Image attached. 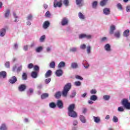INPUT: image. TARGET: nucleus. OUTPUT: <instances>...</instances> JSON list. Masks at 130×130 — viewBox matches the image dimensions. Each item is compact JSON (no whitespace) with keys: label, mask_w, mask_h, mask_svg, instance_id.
<instances>
[{"label":"nucleus","mask_w":130,"mask_h":130,"mask_svg":"<svg viewBox=\"0 0 130 130\" xmlns=\"http://www.w3.org/2000/svg\"><path fill=\"white\" fill-rule=\"evenodd\" d=\"M72 88V84L71 83H67L63 87V90L62 91V95L63 97H67L68 96V93L69 91L71 90Z\"/></svg>","instance_id":"1"},{"label":"nucleus","mask_w":130,"mask_h":130,"mask_svg":"<svg viewBox=\"0 0 130 130\" xmlns=\"http://www.w3.org/2000/svg\"><path fill=\"white\" fill-rule=\"evenodd\" d=\"M26 24L27 26H31L32 25L31 21H33V14H29L26 17Z\"/></svg>","instance_id":"2"},{"label":"nucleus","mask_w":130,"mask_h":130,"mask_svg":"<svg viewBox=\"0 0 130 130\" xmlns=\"http://www.w3.org/2000/svg\"><path fill=\"white\" fill-rule=\"evenodd\" d=\"M121 103L122 105H123L126 109H130V103L128 102L127 99H123L122 100Z\"/></svg>","instance_id":"3"},{"label":"nucleus","mask_w":130,"mask_h":130,"mask_svg":"<svg viewBox=\"0 0 130 130\" xmlns=\"http://www.w3.org/2000/svg\"><path fill=\"white\" fill-rule=\"evenodd\" d=\"M62 6V0H54L53 2L54 8H61Z\"/></svg>","instance_id":"4"},{"label":"nucleus","mask_w":130,"mask_h":130,"mask_svg":"<svg viewBox=\"0 0 130 130\" xmlns=\"http://www.w3.org/2000/svg\"><path fill=\"white\" fill-rule=\"evenodd\" d=\"M68 115L73 118H76L78 117V114H77V112H76L75 111H68Z\"/></svg>","instance_id":"5"},{"label":"nucleus","mask_w":130,"mask_h":130,"mask_svg":"<svg viewBox=\"0 0 130 130\" xmlns=\"http://www.w3.org/2000/svg\"><path fill=\"white\" fill-rule=\"evenodd\" d=\"M69 24V19L67 17H63L61 21V24L62 26H66Z\"/></svg>","instance_id":"6"},{"label":"nucleus","mask_w":130,"mask_h":130,"mask_svg":"<svg viewBox=\"0 0 130 130\" xmlns=\"http://www.w3.org/2000/svg\"><path fill=\"white\" fill-rule=\"evenodd\" d=\"M56 105L59 109H62L63 108V103L62 101L58 100L56 103Z\"/></svg>","instance_id":"7"},{"label":"nucleus","mask_w":130,"mask_h":130,"mask_svg":"<svg viewBox=\"0 0 130 130\" xmlns=\"http://www.w3.org/2000/svg\"><path fill=\"white\" fill-rule=\"evenodd\" d=\"M104 48L107 52H110L111 51V46L109 44H106Z\"/></svg>","instance_id":"8"},{"label":"nucleus","mask_w":130,"mask_h":130,"mask_svg":"<svg viewBox=\"0 0 130 130\" xmlns=\"http://www.w3.org/2000/svg\"><path fill=\"white\" fill-rule=\"evenodd\" d=\"M27 86H26V85L21 84L18 87V91H19V92H24Z\"/></svg>","instance_id":"9"},{"label":"nucleus","mask_w":130,"mask_h":130,"mask_svg":"<svg viewBox=\"0 0 130 130\" xmlns=\"http://www.w3.org/2000/svg\"><path fill=\"white\" fill-rule=\"evenodd\" d=\"M17 81H18L17 77L16 76H13L11 77V79L9 80V82L10 83V84H15Z\"/></svg>","instance_id":"10"},{"label":"nucleus","mask_w":130,"mask_h":130,"mask_svg":"<svg viewBox=\"0 0 130 130\" xmlns=\"http://www.w3.org/2000/svg\"><path fill=\"white\" fill-rule=\"evenodd\" d=\"M50 25V22H49V21H46L44 22L43 24V28L44 29H47V28H48V27H49V26Z\"/></svg>","instance_id":"11"},{"label":"nucleus","mask_w":130,"mask_h":130,"mask_svg":"<svg viewBox=\"0 0 130 130\" xmlns=\"http://www.w3.org/2000/svg\"><path fill=\"white\" fill-rule=\"evenodd\" d=\"M63 74V72L60 69L56 71L55 72V75L57 77H61Z\"/></svg>","instance_id":"12"},{"label":"nucleus","mask_w":130,"mask_h":130,"mask_svg":"<svg viewBox=\"0 0 130 130\" xmlns=\"http://www.w3.org/2000/svg\"><path fill=\"white\" fill-rule=\"evenodd\" d=\"M93 121L95 123H100L101 122V118L100 116H93Z\"/></svg>","instance_id":"13"},{"label":"nucleus","mask_w":130,"mask_h":130,"mask_svg":"<svg viewBox=\"0 0 130 130\" xmlns=\"http://www.w3.org/2000/svg\"><path fill=\"white\" fill-rule=\"evenodd\" d=\"M66 67V62L64 61H60L57 66L58 69H61Z\"/></svg>","instance_id":"14"},{"label":"nucleus","mask_w":130,"mask_h":130,"mask_svg":"<svg viewBox=\"0 0 130 130\" xmlns=\"http://www.w3.org/2000/svg\"><path fill=\"white\" fill-rule=\"evenodd\" d=\"M7 33V30L5 28H2L0 30V36L1 37H4Z\"/></svg>","instance_id":"15"},{"label":"nucleus","mask_w":130,"mask_h":130,"mask_svg":"<svg viewBox=\"0 0 130 130\" xmlns=\"http://www.w3.org/2000/svg\"><path fill=\"white\" fill-rule=\"evenodd\" d=\"M90 100H91V101H97L98 100V96L95 94H92L90 97Z\"/></svg>","instance_id":"16"},{"label":"nucleus","mask_w":130,"mask_h":130,"mask_svg":"<svg viewBox=\"0 0 130 130\" xmlns=\"http://www.w3.org/2000/svg\"><path fill=\"white\" fill-rule=\"evenodd\" d=\"M115 30V25H111L110 28V31H109L110 34H111V35H112V34L114 33Z\"/></svg>","instance_id":"17"},{"label":"nucleus","mask_w":130,"mask_h":130,"mask_svg":"<svg viewBox=\"0 0 130 130\" xmlns=\"http://www.w3.org/2000/svg\"><path fill=\"white\" fill-rule=\"evenodd\" d=\"M42 50H43V47L42 46L37 47L35 49V51L37 53H40Z\"/></svg>","instance_id":"18"},{"label":"nucleus","mask_w":130,"mask_h":130,"mask_svg":"<svg viewBox=\"0 0 130 130\" xmlns=\"http://www.w3.org/2000/svg\"><path fill=\"white\" fill-rule=\"evenodd\" d=\"M54 96L55 98H56V99H59V98L61 97V92L60 91L56 92Z\"/></svg>","instance_id":"19"},{"label":"nucleus","mask_w":130,"mask_h":130,"mask_svg":"<svg viewBox=\"0 0 130 130\" xmlns=\"http://www.w3.org/2000/svg\"><path fill=\"white\" fill-rule=\"evenodd\" d=\"M103 99L104 100V101H109V100H110V95L104 94L103 96Z\"/></svg>","instance_id":"20"},{"label":"nucleus","mask_w":130,"mask_h":130,"mask_svg":"<svg viewBox=\"0 0 130 130\" xmlns=\"http://www.w3.org/2000/svg\"><path fill=\"white\" fill-rule=\"evenodd\" d=\"M71 67L72 69H78V63L76 62H73L71 63Z\"/></svg>","instance_id":"21"},{"label":"nucleus","mask_w":130,"mask_h":130,"mask_svg":"<svg viewBox=\"0 0 130 130\" xmlns=\"http://www.w3.org/2000/svg\"><path fill=\"white\" fill-rule=\"evenodd\" d=\"M103 13L104 15H110V9H109V8H106L103 10Z\"/></svg>","instance_id":"22"},{"label":"nucleus","mask_w":130,"mask_h":130,"mask_svg":"<svg viewBox=\"0 0 130 130\" xmlns=\"http://www.w3.org/2000/svg\"><path fill=\"white\" fill-rule=\"evenodd\" d=\"M7 77V72L6 71H2L0 72V79L3 78L5 79Z\"/></svg>","instance_id":"23"},{"label":"nucleus","mask_w":130,"mask_h":130,"mask_svg":"<svg viewBox=\"0 0 130 130\" xmlns=\"http://www.w3.org/2000/svg\"><path fill=\"white\" fill-rule=\"evenodd\" d=\"M78 17L79 19H80V20H85V19H86V17L85 16V15H84L81 12H79Z\"/></svg>","instance_id":"24"},{"label":"nucleus","mask_w":130,"mask_h":130,"mask_svg":"<svg viewBox=\"0 0 130 130\" xmlns=\"http://www.w3.org/2000/svg\"><path fill=\"white\" fill-rule=\"evenodd\" d=\"M79 119L82 123H86V118L83 115H80L79 116Z\"/></svg>","instance_id":"25"},{"label":"nucleus","mask_w":130,"mask_h":130,"mask_svg":"<svg viewBox=\"0 0 130 130\" xmlns=\"http://www.w3.org/2000/svg\"><path fill=\"white\" fill-rule=\"evenodd\" d=\"M31 77H32L33 79H36L38 77V74L37 72L34 71L31 72Z\"/></svg>","instance_id":"26"},{"label":"nucleus","mask_w":130,"mask_h":130,"mask_svg":"<svg viewBox=\"0 0 130 130\" xmlns=\"http://www.w3.org/2000/svg\"><path fill=\"white\" fill-rule=\"evenodd\" d=\"M75 104H71L68 107V111H73L74 109H75Z\"/></svg>","instance_id":"27"},{"label":"nucleus","mask_w":130,"mask_h":130,"mask_svg":"<svg viewBox=\"0 0 130 130\" xmlns=\"http://www.w3.org/2000/svg\"><path fill=\"white\" fill-rule=\"evenodd\" d=\"M123 35L124 37H128L129 36V30L128 29L125 30L123 32Z\"/></svg>","instance_id":"28"},{"label":"nucleus","mask_w":130,"mask_h":130,"mask_svg":"<svg viewBox=\"0 0 130 130\" xmlns=\"http://www.w3.org/2000/svg\"><path fill=\"white\" fill-rule=\"evenodd\" d=\"M52 73V71H51V70H48V71H47V72L45 75V78H49V77L51 76Z\"/></svg>","instance_id":"29"},{"label":"nucleus","mask_w":130,"mask_h":130,"mask_svg":"<svg viewBox=\"0 0 130 130\" xmlns=\"http://www.w3.org/2000/svg\"><path fill=\"white\" fill-rule=\"evenodd\" d=\"M0 130H8V127L5 123L1 124L0 126Z\"/></svg>","instance_id":"30"},{"label":"nucleus","mask_w":130,"mask_h":130,"mask_svg":"<svg viewBox=\"0 0 130 130\" xmlns=\"http://www.w3.org/2000/svg\"><path fill=\"white\" fill-rule=\"evenodd\" d=\"M13 14L14 19H15L14 22L15 23H18V22H19V20H18V19H19V16H18V15H17V14H16V13L15 12H13Z\"/></svg>","instance_id":"31"},{"label":"nucleus","mask_w":130,"mask_h":130,"mask_svg":"<svg viewBox=\"0 0 130 130\" xmlns=\"http://www.w3.org/2000/svg\"><path fill=\"white\" fill-rule=\"evenodd\" d=\"M33 92H34V89H33V88H29L27 91V95L31 96V95L33 94Z\"/></svg>","instance_id":"32"},{"label":"nucleus","mask_w":130,"mask_h":130,"mask_svg":"<svg viewBox=\"0 0 130 130\" xmlns=\"http://www.w3.org/2000/svg\"><path fill=\"white\" fill-rule=\"evenodd\" d=\"M78 51V48L77 47H71L70 48V52H77Z\"/></svg>","instance_id":"33"},{"label":"nucleus","mask_w":130,"mask_h":130,"mask_svg":"<svg viewBox=\"0 0 130 130\" xmlns=\"http://www.w3.org/2000/svg\"><path fill=\"white\" fill-rule=\"evenodd\" d=\"M114 36L116 38H120V31L117 30L114 33Z\"/></svg>","instance_id":"34"},{"label":"nucleus","mask_w":130,"mask_h":130,"mask_svg":"<svg viewBox=\"0 0 130 130\" xmlns=\"http://www.w3.org/2000/svg\"><path fill=\"white\" fill-rule=\"evenodd\" d=\"M92 49V47L90 45H88L86 47V51L87 54H90L91 53V50Z\"/></svg>","instance_id":"35"},{"label":"nucleus","mask_w":130,"mask_h":130,"mask_svg":"<svg viewBox=\"0 0 130 130\" xmlns=\"http://www.w3.org/2000/svg\"><path fill=\"white\" fill-rule=\"evenodd\" d=\"M49 67L51 69H55V62H54V61H51L49 64Z\"/></svg>","instance_id":"36"},{"label":"nucleus","mask_w":130,"mask_h":130,"mask_svg":"<svg viewBox=\"0 0 130 130\" xmlns=\"http://www.w3.org/2000/svg\"><path fill=\"white\" fill-rule=\"evenodd\" d=\"M10 9H7L5 12V17L9 18V16H10Z\"/></svg>","instance_id":"37"},{"label":"nucleus","mask_w":130,"mask_h":130,"mask_svg":"<svg viewBox=\"0 0 130 130\" xmlns=\"http://www.w3.org/2000/svg\"><path fill=\"white\" fill-rule=\"evenodd\" d=\"M22 79L23 80V81H26V80H27V73H23L22 74Z\"/></svg>","instance_id":"38"},{"label":"nucleus","mask_w":130,"mask_h":130,"mask_svg":"<svg viewBox=\"0 0 130 130\" xmlns=\"http://www.w3.org/2000/svg\"><path fill=\"white\" fill-rule=\"evenodd\" d=\"M19 48V44H18V43H15L13 44V49L14 50H18Z\"/></svg>","instance_id":"39"},{"label":"nucleus","mask_w":130,"mask_h":130,"mask_svg":"<svg viewBox=\"0 0 130 130\" xmlns=\"http://www.w3.org/2000/svg\"><path fill=\"white\" fill-rule=\"evenodd\" d=\"M83 65L85 69H88L89 67H90L89 63H88V62H87L86 61H83Z\"/></svg>","instance_id":"40"},{"label":"nucleus","mask_w":130,"mask_h":130,"mask_svg":"<svg viewBox=\"0 0 130 130\" xmlns=\"http://www.w3.org/2000/svg\"><path fill=\"white\" fill-rule=\"evenodd\" d=\"M49 106L50 107V108L54 109L55 107H56V105L55 103L52 102L49 104Z\"/></svg>","instance_id":"41"},{"label":"nucleus","mask_w":130,"mask_h":130,"mask_svg":"<svg viewBox=\"0 0 130 130\" xmlns=\"http://www.w3.org/2000/svg\"><path fill=\"white\" fill-rule=\"evenodd\" d=\"M63 4L65 7H69V6H70V2L69 0H63Z\"/></svg>","instance_id":"42"},{"label":"nucleus","mask_w":130,"mask_h":130,"mask_svg":"<svg viewBox=\"0 0 130 130\" xmlns=\"http://www.w3.org/2000/svg\"><path fill=\"white\" fill-rule=\"evenodd\" d=\"M48 96H49L48 93H43L41 95V99H45L46 98H48Z\"/></svg>","instance_id":"43"},{"label":"nucleus","mask_w":130,"mask_h":130,"mask_svg":"<svg viewBox=\"0 0 130 130\" xmlns=\"http://www.w3.org/2000/svg\"><path fill=\"white\" fill-rule=\"evenodd\" d=\"M45 38H46V37L45 35H43L40 38V42H43L45 40Z\"/></svg>","instance_id":"44"},{"label":"nucleus","mask_w":130,"mask_h":130,"mask_svg":"<svg viewBox=\"0 0 130 130\" xmlns=\"http://www.w3.org/2000/svg\"><path fill=\"white\" fill-rule=\"evenodd\" d=\"M108 1V0L102 1L100 3V5L102 6V7H103V6H104L105 5H106V3H107Z\"/></svg>","instance_id":"45"},{"label":"nucleus","mask_w":130,"mask_h":130,"mask_svg":"<svg viewBox=\"0 0 130 130\" xmlns=\"http://www.w3.org/2000/svg\"><path fill=\"white\" fill-rule=\"evenodd\" d=\"M76 95H77V92L75 91H74L72 92L71 94L70 95V98H74V97L76 96Z\"/></svg>","instance_id":"46"},{"label":"nucleus","mask_w":130,"mask_h":130,"mask_svg":"<svg viewBox=\"0 0 130 130\" xmlns=\"http://www.w3.org/2000/svg\"><path fill=\"white\" fill-rule=\"evenodd\" d=\"M51 16V14H50V12L49 11H47L45 14V16L46 18H50V16Z\"/></svg>","instance_id":"47"},{"label":"nucleus","mask_w":130,"mask_h":130,"mask_svg":"<svg viewBox=\"0 0 130 130\" xmlns=\"http://www.w3.org/2000/svg\"><path fill=\"white\" fill-rule=\"evenodd\" d=\"M117 110L119 112H123L124 111V108L123 107H118Z\"/></svg>","instance_id":"48"},{"label":"nucleus","mask_w":130,"mask_h":130,"mask_svg":"<svg viewBox=\"0 0 130 130\" xmlns=\"http://www.w3.org/2000/svg\"><path fill=\"white\" fill-rule=\"evenodd\" d=\"M112 121H113V122H115V123L118 122V118H117V117H116L115 116H113Z\"/></svg>","instance_id":"49"},{"label":"nucleus","mask_w":130,"mask_h":130,"mask_svg":"<svg viewBox=\"0 0 130 130\" xmlns=\"http://www.w3.org/2000/svg\"><path fill=\"white\" fill-rule=\"evenodd\" d=\"M46 50L48 53L51 52V50H52V47L51 46L47 47L46 49Z\"/></svg>","instance_id":"50"},{"label":"nucleus","mask_w":130,"mask_h":130,"mask_svg":"<svg viewBox=\"0 0 130 130\" xmlns=\"http://www.w3.org/2000/svg\"><path fill=\"white\" fill-rule=\"evenodd\" d=\"M97 5H98V3L97 2V1H94V2H93L92 3V8L93 9H96V8L97 7Z\"/></svg>","instance_id":"51"},{"label":"nucleus","mask_w":130,"mask_h":130,"mask_svg":"<svg viewBox=\"0 0 130 130\" xmlns=\"http://www.w3.org/2000/svg\"><path fill=\"white\" fill-rule=\"evenodd\" d=\"M90 94L92 95H95V94H97V90L95 89H91L90 90Z\"/></svg>","instance_id":"52"},{"label":"nucleus","mask_w":130,"mask_h":130,"mask_svg":"<svg viewBox=\"0 0 130 130\" xmlns=\"http://www.w3.org/2000/svg\"><path fill=\"white\" fill-rule=\"evenodd\" d=\"M74 85H75V86H76L77 87H80V86H81V82H80V81H76L74 83Z\"/></svg>","instance_id":"53"},{"label":"nucleus","mask_w":130,"mask_h":130,"mask_svg":"<svg viewBox=\"0 0 130 130\" xmlns=\"http://www.w3.org/2000/svg\"><path fill=\"white\" fill-rule=\"evenodd\" d=\"M86 47H87V46L85 44H82L80 46V49H86Z\"/></svg>","instance_id":"54"},{"label":"nucleus","mask_w":130,"mask_h":130,"mask_svg":"<svg viewBox=\"0 0 130 130\" xmlns=\"http://www.w3.org/2000/svg\"><path fill=\"white\" fill-rule=\"evenodd\" d=\"M86 34H80L79 36V39H83V38H85Z\"/></svg>","instance_id":"55"},{"label":"nucleus","mask_w":130,"mask_h":130,"mask_svg":"<svg viewBox=\"0 0 130 130\" xmlns=\"http://www.w3.org/2000/svg\"><path fill=\"white\" fill-rule=\"evenodd\" d=\"M78 123H79V122H78V120H74L73 121V125H74V126L78 125Z\"/></svg>","instance_id":"56"},{"label":"nucleus","mask_w":130,"mask_h":130,"mask_svg":"<svg viewBox=\"0 0 130 130\" xmlns=\"http://www.w3.org/2000/svg\"><path fill=\"white\" fill-rule=\"evenodd\" d=\"M22 69H23V66L20 65L17 69V73H20L22 71Z\"/></svg>","instance_id":"57"},{"label":"nucleus","mask_w":130,"mask_h":130,"mask_svg":"<svg viewBox=\"0 0 130 130\" xmlns=\"http://www.w3.org/2000/svg\"><path fill=\"white\" fill-rule=\"evenodd\" d=\"M106 41H107V38L106 37H103L101 39V42H106Z\"/></svg>","instance_id":"58"},{"label":"nucleus","mask_w":130,"mask_h":130,"mask_svg":"<svg viewBox=\"0 0 130 130\" xmlns=\"http://www.w3.org/2000/svg\"><path fill=\"white\" fill-rule=\"evenodd\" d=\"M51 82V78H48L45 80V84H49Z\"/></svg>","instance_id":"59"},{"label":"nucleus","mask_w":130,"mask_h":130,"mask_svg":"<svg viewBox=\"0 0 130 130\" xmlns=\"http://www.w3.org/2000/svg\"><path fill=\"white\" fill-rule=\"evenodd\" d=\"M86 39H92V35L85 34V38Z\"/></svg>","instance_id":"60"},{"label":"nucleus","mask_w":130,"mask_h":130,"mask_svg":"<svg viewBox=\"0 0 130 130\" xmlns=\"http://www.w3.org/2000/svg\"><path fill=\"white\" fill-rule=\"evenodd\" d=\"M34 71H36V72H38L39 71V66L36 65L34 67Z\"/></svg>","instance_id":"61"},{"label":"nucleus","mask_w":130,"mask_h":130,"mask_svg":"<svg viewBox=\"0 0 130 130\" xmlns=\"http://www.w3.org/2000/svg\"><path fill=\"white\" fill-rule=\"evenodd\" d=\"M117 7L119 10H120V11H121V10H122V6H121V4L118 3L117 5Z\"/></svg>","instance_id":"62"},{"label":"nucleus","mask_w":130,"mask_h":130,"mask_svg":"<svg viewBox=\"0 0 130 130\" xmlns=\"http://www.w3.org/2000/svg\"><path fill=\"white\" fill-rule=\"evenodd\" d=\"M82 0H76V4L77 6H80L82 3Z\"/></svg>","instance_id":"63"},{"label":"nucleus","mask_w":130,"mask_h":130,"mask_svg":"<svg viewBox=\"0 0 130 130\" xmlns=\"http://www.w3.org/2000/svg\"><path fill=\"white\" fill-rule=\"evenodd\" d=\"M6 68H10V62L7 61L5 63Z\"/></svg>","instance_id":"64"}]
</instances>
